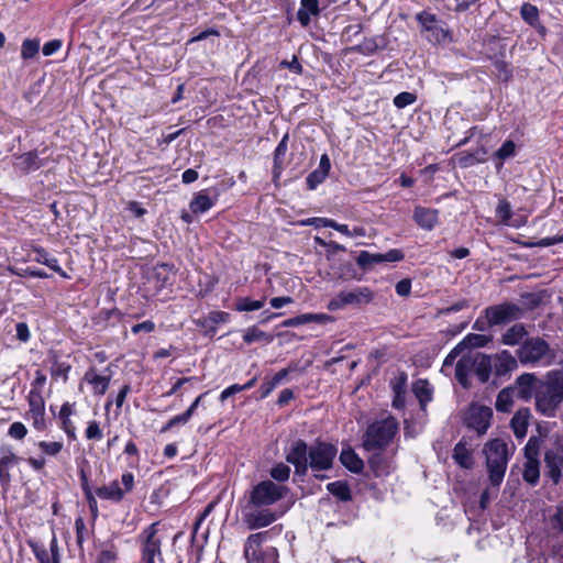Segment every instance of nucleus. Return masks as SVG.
I'll return each mask as SVG.
<instances>
[{
  "label": "nucleus",
  "mask_w": 563,
  "mask_h": 563,
  "mask_svg": "<svg viewBox=\"0 0 563 563\" xmlns=\"http://www.w3.org/2000/svg\"><path fill=\"white\" fill-rule=\"evenodd\" d=\"M336 453L335 445L331 443L316 441L309 446L305 440L297 439L291 442L286 461L295 466L297 475L303 476L310 468L317 479L323 481L328 476L319 473L332 468Z\"/></svg>",
  "instance_id": "f257e3e1"
},
{
  "label": "nucleus",
  "mask_w": 563,
  "mask_h": 563,
  "mask_svg": "<svg viewBox=\"0 0 563 563\" xmlns=\"http://www.w3.org/2000/svg\"><path fill=\"white\" fill-rule=\"evenodd\" d=\"M534 400L538 412L549 418L555 417L563 402V369L550 371L543 380L538 382Z\"/></svg>",
  "instance_id": "f03ea898"
},
{
  "label": "nucleus",
  "mask_w": 563,
  "mask_h": 563,
  "mask_svg": "<svg viewBox=\"0 0 563 563\" xmlns=\"http://www.w3.org/2000/svg\"><path fill=\"white\" fill-rule=\"evenodd\" d=\"M483 454L485 455L488 481L492 487L498 490L504 481L511 452L505 440L496 438L485 443Z\"/></svg>",
  "instance_id": "7ed1b4c3"
},
{
  "label": "nucleus",
  "mask_w": 563,
  "mask_h": 563,
  "mask_svg": "<svg viewBox=\"0 0 563 563\" xmlns=\"http://www.w3.org/2000/svg\"><path fill=\"white\" fill-rule=\"evenodd\" d=\"M399 430V423L393 416L371 423L362 440L363 448L368 451H380L389 445Z\"/></svg>",
  "instance_id": "20e7f679"
},
{
  "label": "nucleus",
  "mask_w": 563,
  "mask_h": 563,
  "mask_svg": "<svg viewBox=\"0 0 563 563\" xmlns=\"http://www.w3.org/2000/svg\"><path fill=\"white\" fill-rule=\"evenodd\" d=\"M516 353L521 364L549 365L554 360L550 345L539 336L527 338Z\"/></svg>",
  "instance_id": "39448f33"
},
{
  "label": "nucleus",
  "mask_w": 563,
  "mask_h": 563,
  "mask_svg": "<svg viewBox=\"0 0 563 563\" xmlns=\"http://www.w3.org/2000/svg\"><path fill=\"white\" fill-rule=\"evenodd\" d=\"M268 537V531L253 533L247 537L244 544V558L247 563H279L276 548H263V543Z\"/></svg>",
  "instance_id": "423d86ee"
},
{
  "label": "nucleus",
  "mask_w": 563,
  "mask_h": 563,
  "mask_svg": "<svg viewBox=\"0 0 563 563\" xmlns=\"http://www.w3.org/2000/svg\"><path fill=\"white\" fill-rule=\"evenodd\" d=\"M288 493V488L266 479L254 485L249 493L246 505L251 507H267L282 500Z\"/></svg>",
  "instance_id": "0eeeda50"
},
{
  "label": "nucleus",
  "mask_w": 563,
  "mask_h": 563,
  "mask_svg": "<svg viewBox=\"0 0 563 563\" xmlns=\"http://www.w3.org/2000/svg\"><path fill=\"white\" fill-rule=\"evenodd\" d=\"M417 21L421 25L426 40L430 43L445 44L452 42V35L446 23L438 19L435 14L422 11L417 14Z\"/></svg>",
  "instance_id": "6e6552de"
},
{
  "label": "nucleus",
  "mask_w": 563,
  "mask_h": 563,
  "mask_svg": "<svg viewBox=\"0 0 563 563\" xmlns=\"http://www.w3.org/2000/svg\"><path fill=\"white\" fill-rule=\"evenodd\" d=\"M159 522H153L139 536L140 563H155V558L163 561L162 539L157 536Z\"/></svg>",
  "instance_id": "1a4fd4ad"
},
{
  "label": "nucleus",
  "mask_w": 563,
  "mask_h": 563,
  "mask_svg": "<svg viewBox=\"0 0 563 563\" xmlns=\"http://www.w3.org/2000/svg\"><path fill=\"white\" fill-rule=\"evenodd\" d=\"M374 299V292L368 287H355L341 290L328 302L330 311L344 309L346 306L362 308Z\"/></svg>",
  "instance_id": "9d476101"
},
{
  "label": "nucleus",
  "mask_w": 563,
  "mask_h": 563,
  "mask_svg": "<svg viewBox=\"0 0 563 563\" xmlns=\"http://www.w3.org/2000/svg\"><path fill=\"white\" fill-rule=\"evenodd\" d=\"M545 477L550 478L554 485H558L563 475V435L552 437L551 446L544 452Z\"/></svg>",
  "instance_id": "9b49d317"
},
{
  "label": "nucleus",
  "mask_w": 563,
  "mask_h": 563,
  "mask_svg": "<svg viewBox=\"0 0 563 563\" xmlns=\"http://www.w3.org/2000/svg\"><path fill=\"white\" fill-rule=\"evenodd\" d=\"M484 314L490 327L503 325L522 318L523 309L519 305L506 301L487 307Z\"/></svg>",
  "instance_id": "f8f14e48"
},
{
  "label": "nucleus",
  "mask_w": 563,
  "mask_h": 563,
  "mask_svg": "<svg viewBox=\"0 0 563 563\" xmlns=\"http://www.w3.org/2000/svg\"><path fill=\"white\" fill-rule=\"evenodd\" d=\"M277 518L278 515L267 507H251L245 504L242 509L243 522L250 530L265 528L275 522Z\"/></svg>",
  "instance_id": "ddd939ff"
},
{
  "label": "nucleus",
  "mask_w": 563,
  "mask_h": 563,
  "mask_svg": "<svg viewBox=\"0 0 563 563\" xmlns=\"http://www.w3.org/2000/svg\"><path fill=\"white\" fill-rule=\"evenodd\" d=\"M492 418V408L482 405H471L466 412L465 423L467 428L475 430L478 435H483L487 432Z\"/></svg>",
  "instance_id": "4468645a"
},
{
  "label": "nucleus",
  "mask_w": 563,
  "mask_h": 563,
  "mask_svg": "<svg viewBox=\"0 0 563 563\" xmlns=\"http://www.w3.org/2000/svg\"><path fill=\"white\" fill-rule=\"evenodd\" d=\"M404 253L400 250L393 249L389 250L385 254H374L369 253L368 251H361L360 254L356 257V264L364 271H371L376 265L383 264V263H391V262H399L404 260Z\"/></svg>",
  "instance_id": "2eb2a0df"
},
{
  "label": "nucleus",
  "mask_w": 563,
  "mask_h": 563,
  "mask_svg": "<svg viewBox=\"0 0 563 563\" xmlns=\"http://www.w3.org/2000/svg\"><path fill=\"white\" fill-rule=\"evenodd\" d=\"M467 358L470 360L472 372H474L478 380L482 384L487 383L493 372L492 355L476 353L474 356H467Z\"/></svg>",
  "instance_id": "dca6fc26"
},
{
  "label": "nucleus",
  "mask_w": 563,
  "mask_h": 563,
  "mask_svg": "<svg viewBox=\"0 0 563 563\" xmlns=\"http://www.w3.org/2000/svg\"><path fill=\"white\" fill-rule=\"evenodd\" d=\"M0 456V484L4 492H7L11 484L10 468L19 463V457L13 453L10 448H1Z\"/></svg>",
  "instance_id": "f3484780"
},
{
  "label": "nucleus",
  "mask_w": 563,
  "mask_h": 563,
  "mask_svg": "<svg viewBox=\"0 0 563 563\" xmlns=\"http://www.w3.org/2000/svg\"><path fill=\"white\" fill-rule=\"evenodd\" d=\"M493 358V372L497 377L506 376L510 372L518 368V361L511 353L504 350L495 355Z\"/></svg>",
  "instance_id": "a211bd4d"
},
{
  "label": "nucleus",
  "mask_w": 563,
  "mask_h": 563,
  "mask_svg": "<svg viewBox=\"0 0 563 563\" xmlns=\"http://www.w3.org/2000/svg\"><path fill=\"white\" fill-rule=\"evenodd\" d=\"M538 378L534 374L525 373L517 377L515 382V393L518 398L522 400H529L534 396L536 387L538 385Z\"/></svg>",
  "instance_id": "6ab92c4d"
},
{
  "label": "nucleus",
  "mask_w": 563,
  "mask_h": 563,
  "mask_svg": "<svg viewBox=\"0 0 563 563\" xmlns=\"http://www.w3.org/2000/svg\"><path fill=\"white\" fill-rule=\"evenodd\" d=\"M13 167L23 173L29 174L33 170H37L42 167V161L37 155V152L30 151L20 155L13 156Z\"/></svg>",
  "instance_id": "aec40b11"
},
{
  "label": "nucleus",
  "mask_w": 563,
  "mask_h": 563,
  "mask_svg": "<svg viewBox=\"0 0 563 563\" xmlns=\"http://www.w3.org/2000/svg\"><path fill=\"white\" fill-rule=\"evenodd\" d=\"M332 320H333V318L325 313H302V314L284 320L282 322V327H285V328L299 327V325L311 323V322L324 324Z\"/></svg>",
  "instance_id": "412c9836"
},
{
  "label": "nucleus",
  "mask_w": 563,
  "mask_h": 563,
  "mask_svg": "<svg viewBox=\"0 0 563 563\" xmlns=\"http://www.w3.org/2000/svg\"><path fill=\"white\" fill-rule=\"evenodd\" d=\"M452 457L462 468L471 470L474 466L473 451L467 448L464 438L455 444Z\"/></svg>",
  "instance_id": "4be33fe9"
},
{
  "label": "nucleus",
  "mask_w": 563,
  "mask_h": 563,
  "mask_svg": "<svg viewBox=\"0 0 563 563\" xmlns=\"http://www.w3.org/2000/svg\"><path fill=\"white\" fill-rule=\"evenodd\" d=\"M323 10L319 0H300V9L297 12V19L306 27L310 24L311 15L318 16Z\"/></svg>",
  "instance_id": "5701e85b"
},
{
  "label": "nucleus",
  "mask_w": 563,
  "mask_h": 563,
  "mask_svg": "<svg viewBox=\"0 0 563 563\" xmlns=\"http://www.w3.org/2000/svg\"><path fill=\"white\" fill-rule=\"evenodd\" d=\"M530 417V409L521 408L511 418L510 426L515 435L518 439H522L526 437Z\"/></svg>",
  "instance_id": "b1692460"
},
{
  "label": "nucleus",
  "mask_w": 563,
  "mask_h": 563,
  "mask_svg": "<svg viewBox=\"0 0 563 563\" xmlns=\"http://www.w3.org/2000/svg\"><path fill=\"white\" fill-rule=\"evenodd\" d=\"M413 219L422 229L431 230L438 222V211L434 209L416 207L413 211Z\"/></svg>",
  "instance_id": "393cba45"
},
{
  "label": "nucleus",
  "mask_w": 563,
  "mask_h": 563,
  "mask_svg": "<svg viewBox=\"0 0 563 563\" xmlns=\"http://www.w3.org/2000/svg\"><path fill=\"white\" fill-rule=\"evenodd\" d=\"M340 462L350 472L360 474L364 468L363 460L355 453L352 448L343 449L340 453Z\"/></svg>",
  "instance_id": "a878e982"
},
{
  "label": "nucleus",
  "mask_w": 563,
  "mask_h": 563,
  "mask_svg": "<svg viewBox=\"0 0 563 563\" xmlns=\"http://www.w3.org/2000/svg\"><path fill=\"white\" fill-rule=\"evenodd\" d=\"M528 335V331L522 323H516L511 325L501 335V343L509 346H515L522 343L525 338Z\"/></svg>",
  "instance_id": "bb28decb"
},
{
  "label": "nucleus",
  "mask_w": 563,
  "mask_h": 563,
  "mask_svg": "<svg viewBox=\"0 0 563 563\" xmlns=\"http://www.w3.org/2000/svg\"><path fill=\"white\" fill-rule=\"evenodd\" d=\"M412 391L419 400L421 410L426 413L427 404L432 400V387L427 379H419L413 384Z\"/></svg>",
  "instance_id": "cd10ccee"
},
{
  "label": "nucleus",
  "mask_w": 563,
  "mask_h": 563,
  "mask_svg": "<svg viewBox=\"0 0 563 563\" xmlns=\"http://www.w3.org/2000/svg\"><path fill=\"white\" fill-rule=\"evenodd\" d=\"M33 253V261L46 265L47 267H49L64 278H70L66 274V272L63 271V268L58 265L57 258L49 256V254L43 247H34Z\"/></svg>",
  "instance_id": "c85d7f7f"
},
{
  "label": "nucleus",
  "mask_w": 563,
  "mask_h": 563,
  "mask_svg": "<svg viewBox=\"0 0 563 563\" xmlns=\"http://www.w3.org/2000/svg\"><path fill=\"white\" fill-rule=\"evenodd\" d=\"M368 466L376 477L386 476L391 470L390 461L380 452L374 453L368 459Z\"/></svg>",
  "instance_id": "c756f323"
},
{
  "label": "nucleus",
  "mask_w": 563,
  "mask_h": 563,
  "mask_svg": "<svg viewBox=\"0 0 563 563\" xmlns=\"http://www.w3.org/2000/svg\"><path fill=\"white\" fill-rule=\"evenodd\" d=\"M96 495L101 499L119 503L123 499L124 492L121 489L119 483L113 481L107 486L98 487Z\"/></svg>",
  "instance_id": "7c9ffc66"
},
{
  "label": "nucleus",
  "mask_w": 563,
  "mask_h": 563,
  "mask_svg": "<svg viewBox=\"0 0 563 563\" xmlns=\"http://www.w3.org/2000/svg\"><path fill=\"white\" fill-rule=\"evenodd\" d=\"M288 140L289 135L286 133L280 142L278 143L277 147L274 152V166H273V174L274 179L280 176L284 165V158L286 156V153L288 151Z\"/></svg>",
  "instance_id": "2f4dec72"
},
{
  "label": "nucleus",
  "mask_w": 563,
  "mask_h": 563,
  "mask_svg": "<svg viewBox=\"0 0 563 563\" xmlns=\"http://www.w3.org/2000/svg\"><path fill=\"white\" fill-rule=\"evenodd\" d=\"M85 380L93 386L95 394L103 395L108 389L110 375H99L93 368H90L85 374Z\"/></svg>",
  "instance_id": "473e14b6"
},
{
  "label": "nucleus",
  "mask_w": 563,
  "mask_h": 563,
  "mask_svg": "<svg viewBox=\"0 0 563 563\" xmlns=\"http://www.w3.org/2000/svg\"><path fill=\"white\" fill-rule=\"evenodd\" d=\"M74 413V405L69 402L63 404L60 407L58 418L62 421V429L65 431V433L68 435L69 439L76 438V428L70 420V416Z\"/></svg>",
  "instance_id": "72a5a7b5"
},
{
  "label": "nucleus",
  "mask_w": 563,
  "mask_h": 563,
  "mask_svg": "<svg viewBox=\"0 0 563 563\" xmlns=\"http://www.w3.org/2000/svg\"><path fill=\"white\" fill-rule=\"evenodd\" d=\"M514 387H506L501 389L496 398L495 408L499 412H509L514 405Z\"/></svg>",
  "instance_id": "f704fd0d"
},
{
  "label": "nucleus",
  "mask_w": 563,
  "mask_h": 563,
  "mask_svg": "<svg viewBox=\"0 0 563 563\" xmlns=\"http://www.w3.org/2000/svg\"><path fill=\"white\" fill-rule=\"evenodd\" d=\"M243 340L246 344H252L255 342H264L269 344L273 342L274 335L260 330L256 325H253L245 330Z\"/></svg>",
  "instance_id": "c9c22d12"
},
{
  "label": "nucleus",
  "mask_w": 563,
  "mask_h": 563,
  "mask_svg": "<svg viewBox=\"0 0 563 563\" xmlns=\"http://www.w3.org/2000/svg\"><path fill=\"white\" fill-rule=\"evenodd\" d=\"M213 205V200L206 194V191H200L190 201V210L195 214L203 213L211 209Z\"/></svg>",
  "instance_id": "e433bc0d"
},
{
  "label": "nucleus",
  "mask_w": 563,
  "mask_h": 563,
  "mask_svg": "<svg viewBox=\"0 0 563 563\" xmlns=\"http://www.w3.org/2000/svg\"><path fill=\"white\" fill-rule=\"evenodd\" d=\"M471 372L472 367L470 366V360L467 356H463L455 365V378L464 388H468L471 386L468 380Z\"/></svg>",
  "instance_id": "4c0bfd02"
},
{
  "label": "nucleus",
  "mask_w": 563,
  "mask_h": 563,
  "mask_svg": "<svg viewBox=\"0 0 563 563\" xmlns=\"http://www.w3.org/2000/svg\"><path fill=\"white\" fill-rule=\"evenodd\" d=\"M327 489L341 501H349L352 499L351 489L345 482L336 481L329 483Z\"/></svg>",
  "instance_id": "58836bf2"
},
{
  "label": "nucleus",
  "mask_w": 563,
  "mask_h": 563,
  "mask_svg": "<svg viewBox=\"0 0 563 563\" xmlns=\"http://www.w3.org/2000/svg\"><path fill=\"white\" fill-rule=\"evenodd\" d=\"M522 477L528 484L537 485L540 478L539 461H526Z\"/></svg>",
  "instance_id": "ea45409f"
},
{
  "label": "nucleus",
  "mask_w": 563,
  "mask_h": 563,
  "mask_svg": "<svg viewBox=\"0 0 563 563\" xmlns=\"http://www.w3.org/2000/svg\"><path fill=\"white\" fill-rule=\"evenodd\" d=\"M490 339L484 334L470 333L460 343L465 350L467 347H483L488 344Z\"/></svg>",
  "instance_id": "a19ab883"
},
{
  "label": "nucleus",
  "mask_w": 563,
  "mask_h": 563,
  "mask_svg": "<svg viewBox=\"0 0 563 563\" xmlns=\"http://www.w3.org/2000/svg\"><path fill=\"white\" fill-rule=\"evenodd\" d=\"M521 18L531 26H536L539 22V10L531 3H523L520 9Z\"/></svg>",
  "instance_id": "79ce46f5"
},
{
  "label": "nucleus",
  "mask_w": 563,
  "mask_h": 563,
  "mask_svg": "<svg viewBox=\"0 0 563 563\" xmlns=\"http://www.w3.org/2000/svg\"><path fill=\"white\" fill-rule=\"evenodd\" d=\"M541 446V439L531 437L525 446L526 461H539V452Z\"/></svg>",
  "instance_id": "37998d69"
},
{
  "label": "nucleus",
  "mask_w": 563,
  "mask_h": 563,
  "mask_svg": "<svg viewBox=\"0 0 563 563\" xmlns=\"http://www.w3.org/2000/svg\"><path fill=\"white\" fill-rule=\"evenodd\" d=\"M264 305H265V299L253 300L251 298L244 297V298H240L236 301L235 309L238 311H254V310L262 309L264 307Z\"/></svg>",
  "instance_id": "c03bdc74"
},
{
  "label": "nucleus",
  "mask_w": 563,
  "mask_h": 563,
  "mask_svg": "<svg viewBox=\"0 0 563 563\" xmlns=\"http://www.w3.org/2000/svg\"><path fill=\"white\" fill-rule=\"evenodd\" d=\"M493 65L496 70V76L499 80L505 82L510 80V78L512 77V70L510 68V65L506 60L495 59L493 62Z\"/></svg>",
  "instance_id": "a18cd8bd"
},
{
  "label": "nucleus",
  "mask_w": 563,
  "mask_h": 563,
  "mask_svg": "<svg viewBox=\"0 0 563 563\" xmlns=\"http://www.w3.org/2000/svg\"><path fill=\"white\" fill-rule=\"evenodd\" d=\"M541 301H542L541 294L526 292V294L521 295L522 306H520V307L523 309V313H525L527 310H533L537 307H539Z\"/></svg>",
  "instance_id": "49530a36"
},
{
  "label": "nucleus",
  "mask_w": 563,
  "mask_h": 563,
  "mask_svg": "<svg viewBox=\"0 0 563 563\" xmlns=\"http://www.w3.org/2000/svg\"><path fill=\"white\" fill-rule=\"evenodd\" d=\"M38 49H40V41L38 40L26 38L22 43L21 57L23 59H31L37 55Z\"/></svg>",
  "instance_id": "de8ad7c7"
},
{
  "label": "nucleus",
  "mask_w": 563,
  "mask_h": 563,
  "mask_svg": "<svg viewBox=\"0 0 563 563\" xmlns=\"http://www.w3.org/2000/svg\"><path fill=\"white\" fill-rule=\"evenodd\" d=\"M269 474L277 482H286L290 476V467L285 463H278L272 467Z\"/></svg>",
  "instance_id": "09e8293b"
},
{
  "label": "nucleus",
  "mask_w": 563,
  "mask_h": 563,
  "mask_svg": "<svg viewBox=\"0 0 563 563\" xmlns=\"http://www.w3.org/2000/svg\"><path fill=\"white\" fill-rule=\"evenodd\" d=\"M312 221L320 222V223H322V227L332 228L346 236H352V231L349 230V227L346 224H340V223L335 222L334 220L325 219V218H314V219H312Z\"/></svg>",
  "instance_id": "8fccbe9b"
},
{
  "label": "nucleus",
  "mask_w": 563,
  "mask_h": 563,
  "mask_svg": "<svg viewBox=\"0 0 563 563\" xmlns=\"http://www.w3.org/2000/svg\"><path fill=\"white\" fill-rule=\"evenodd\" d=\"M416 100H417V96L415 93L404 91V92L398 93L394 98V106L398 109H404L407 106L415 103Z\"/></svg>",
  "instance_id": "3c124183"
},
{
  "label": "nucleus",
  "mask_w": 563,
  "mask_h": 563,
  "mask_svg": "<svg viewBox=\"0 0 563 563\" xmlns=\"http://www.w3.org/2000/svg\"><path fill=\"white\" fill-rule=\"evenodd\" d=\"M71 369V366L66 362L55 361L52 366V376L60 377L63 382H67L68 373Z\"/></svg>",
  "instance_id": "603ef678"
},
{
  "label": "nucleus",
  "mask_w": 563,
  "mask_h": 563,
  "mask_svg": "<svg viewBox=\"0 0 563 563\" xmlns=\"http://www.w3.org/2000/svg\"><path fill=\"white\" fill-rule=\"evenodd\" d=\"M352 49L364 55H371L378 49V44L375 38H365L361 44Z\"/></svg>",
  "instance_id": "864d4df0"
},
{
  "label": "nucleus",
  "mask_w": 563,
  "mask_h": 563,
  "mask_svg": "<svg viewBox=\"0 0 563 563\" xmlns=\"http://www.w3.org/2000/svg\"><path fill=\"white\" fill-rule=\"evenodd\" d=\"M516 145L514 141L507 140L495 153L496 157L504 161L515 155Z\"/></svg>",
  "instance_id": "5fc2aeb1"
},
{
  "label": "nucleus",
  "mask_w": 563,
  "mask_h": 563,
  "mask_svg": "<svg viewBox=\"0 0 563 563\" xmlns=\"http://www.w3.org/2000/svg\"><path fill=\"white\" fill-rule=\"evenodd\" d=\"M496 214L504 223H508L512 217L510 203L505 199L500 200L496 208Z\"/></svg>",
  "instance_id": "6e6d98bb"
},
{
  "label": "nucleus",
  "mask_w": 563,
  "mask_h": 563,
  "mask_svg": "<svg viewBox=\"0 0 563 563\" xmlns=\"http://www.w3.org/2000/svg\"><path fill=\"white\" fill-rule=\"evenodd\" d=\"M407 374L400 372L396 377L390 380V387L394 394L406 393Z\"/></svg>",
  "instance_id": "4d7b16f0"
},
{
  "label": "nucleus",
  "mask_w": 563,
  "mask_h": 563,
  "mask_svg": "<svg viewBox=\"0 0 563 563\" xmlns=\"http://www.w3.org/2000/svg\"><path fill=\"white\" fill-rule=\"evenodd\" d=\"M38 448L41 449V451L47 455H51V456H55L57 455L62 449H63V443L62 442H46V441H41L38 443Z\"/></svg>",
  "instance_id": "13d9d810"
},
{
  "label": "nucleus",
  "mask_w": 563,
  "mask_h": 563,
  "mask_svg": "<svg viewBox=\"0 0 563 563\" xmlns=\"http://www.w3.org/2000/svg\"><path fill=\"white\" fill-rule=\"evenodd\" d=\"M325 178H327V175H324L323 173H321L318 169H314L306 178L308 189H310V190L316 189L317 186L320 185L321 183H323Z\"/></svg>",
  "instance_id": "bf43d9fd"
},
{
  "label": "nucleus",
  "mask_w": 563,
  "mask_h": 563,
  "mask_svg": "<svg viewBox=\"0 0 563 563\" xmlns=\"http://www.w3.org/2000/svg\"><path fill=\"white\" fill-rule=\"evenodd\" d=\"M75 529H76V542L78 547L81 549L82 543L86 540V536L88 533L85 521L81 517H78L75 520Z\"/></svg>",
  "instance_id": "052dcab7"
},
{
  "label": "nucleus",
  "mask_w": 563,
  "mask_h": 563,
  "mask_svg": "<svg viewBox=\"0 0 563 563\" xmlns=\"http://www.w3.org/2000/svg\"><path fill=\"white\" fill-rule=\"evenodd\" d=\"M189 412H183L181 415L175 416L170 420H168V422L161 429V432H167L177 424H185L189 421Z\"/></svg>",
  "instance_id": "680f3d73"
},
{
  "label": "nucleus",
  "mask_w": 563,
  "mask_h": 563,
  "mask_svg": "<svg viewBox=\"0 0 563 563\" xmlns=\"http://www.w3.org/2000/svg\"><path fill=\"white\" fill-rule=\"evenodd\" d=\"M559 243H563V234L555 235L552 238H544L537 242H530V243H527L526 246H528V247H534V246L547 247V246H551V245L559 244Z\"/></svg>",
  "instance_id": "e2e57ef3"
},
{
  "label": "nucleus",
  "mask_w": 563,
  "mask_h": 563,
  "mask_svg": "<svg viewBox=\"0 0 563 563\" xmlns=\"http://www.w3.org/2000/svg\"><path fill=\"white\" fill-rule=\"evenodd\" d=\"M27 433L25 426L22 422H13L8 431V434L14 439L21 440Z\"/></svg>",
  "instance_id": "0e129e2a"
},
{
  "label": "nucleus",
  "mask_w": 563,
  "mask_h": 563,
  "mask_svg": "<svg viewBox=\"0 0 563 563\" xmlns=\"http://www.w3.org/2000/svg\"><path fill=\"white\" fill-rule=\"evenodd\" d=\"M102 431L97 421H90L86 429V438L88 440H100L102 438Z\"/></svg>",
  "instance_id": "69168bd1"
},
{
  "label": "nucleus",
  "mask_w": 563,
  "mask_h": 563,
  "mask_svg": "<svg viewBox=\"0 0 563 563\" xmlns=\"http://www.w3.org/2000/svg\"><path fill=\"white\" fill-rule=\"evenodd\" d=\"M29 545L32 548L34 555L40 563H46L51 560L45 548L40 547L37 543L32 541H29Z\"/></svg>",
  "instance_id": "338daca9"
},
{
  "label": "nucleus",
  "mask_w": 563,
  "mask_h": 563,
  "mask_svg": "<svg viewBox=\"0 0 563 563\" xmlns=\"http://www.w3.org/2000/svg\"><path fill=\"white\" fill-rule=\"evenodd\" d=\"M551 526L553 529L563 533V507H558L555 514L551 518Z\"/></svg>",
  "instance_id": "774afa93"
}]
</instances>
